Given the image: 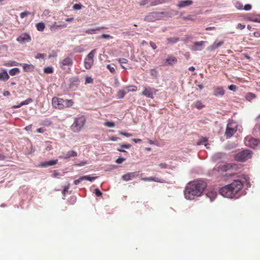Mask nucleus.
I'll use <instances>...</instances> for the list:
<instances>
[{"label": "nucleus", "instance_id": "obj_29", "mask_svg": "<svg viewBox=\"0 0 260 260\" xmlns=\"http://www.w3.org/2000/svg\"><path fill=\"white\" fill-rule=\"evenodd\" d=\"M127 93L126 89L119 90L117 92L118 99H122Z\"/></svg>", "mask_w": 260, "mask_h": 260}, {"label": "nucleus", "instance_id": "obj_15", "mask_svg": "<svg viewBox=\"0 0 260 260\" xmlns=\"http://www.w3.org/2000/svg\"><path fill=\"white\" fill-rule=\"evenodd\" d=\"M141 180L143 181H154V182H159V183H164L165 182V180L163 179L158 178V177H153V176L149 177L142 178Z\"/></svg>", "mask_w": 260, "mask_h": 260}, {"label": "nucleus", "instance_id": "obj_30", "mask_svg": "<svg viewBox=\"0 0 260 260\" xmlns=\"http://www.w3.org/2000/svg\"><path fill=\"white\" fill-rule=\"evenodd\" d=\"M20 73V70L18 68H13L9 71V74L11 76H15Z\"/></svg>", "mask_w": 260, "mask_h": 260}, {"label": "nucleus", "instance_id": "obj_21", "mask_svg": "<svg viewBox=\"0 0 260 260\" xmlns=\"http://www.w3.org/2000/svg\"><path fill=\"white\" fill-rule=\"evenodd\" d=\"M22 66L23 69L24 71L27 72H30L34 71L35 69L34 66L32 64H28L26 63L20 64Z\"/></svg>", "mask_w": 260, "mask_h": 260}, {"label": "nucleus", "instance_id": "obj_19", "mask_svg": "<svg viewBox=\"0 0 260 260\" xmlns=\"http://www.w3.org/2000/svg\"><path fill=\"white\" fill-rule=\"evenodd\" d=\"M73 61L71 57H67L64 58L62 61L60 62L61 68H62L63 66H70L73 64Z\"/></svg>", "mask_w": 260, "mask_h": 260}, {"label": "nucleus", "instance_id": "obj_10", "mask_svg": "<svg viewBox=\"0 0 260 260\" xmlns=\"http://www.w3.org/2000/svg\"><path fill=\"white\" fill-rule=\"evenodd\" d=\"M236 132H237L236 126H233L232 124L230 123L227 125L225 134L228 138H230Z\"/></svg>", "mask_w": 260, "mask_h": 260}, {"label": "nucleus", "instance_id": "obj_5", "mask_svg": "<svg viewBox=\"0 0 260 260\" xmlns=\"http://www.w3.org/2000/svg\"><path fill=\"white\" fill-rule=\"evenodd\" d=\"M96 50H91L84 59V67L86 69H90L93 64V57L96 53Z\"/></svg>", "mask_w": 260, "mask_h": 260}, {"label": "nucleus", "instance_id": "obj_17", "mask_svg": "<svg viewBox=\"0 0 260 260\" xmlns=\"http://www.w3.org/2000/svg\"><path fill=\"white\" fill-rule=\"evenodd\" d=\"M253 135L260 136V116L257 118V122L253 129Z\"/></svg>", "mask_w": 260, "mask_h": 260}, {"label": "nucleus", "instance_id": "obj_51", "mask_svg": "<svg viewBox=\"0 0 260 260\" xmlns=\"http://www.w3.org/2000/svg\"><path fill=\"white\" fill-rule=\"evenodd\" d=\"M84 180L83 176L80 177L78 179L75 180L74 181V184L75 185H78L79 183H80L81 181Z\"/></svg>", "mask_w": 260, "mask_h": 260}, {"label": "nucleus", "instance_id": "obj_42", "mask_svg": "<svg viewBox=\"0 0 260 260\" xmlns=\"http://www.w3.org/2000/svg\"><path fill=\"white\" fill-rule=\"evenodd\" d=\"M99 39H112V37L110 35H107V34H103L100 37H99L98 38Z\"/></svg>", "mask_w": 260, "mask_h": 260}, {"label": "nucleus", "instance_id": "obj_49", "mask_svg": "<svg viewBox=\"0 0 260 260\" xmlns=\"http://www.w3.org/2000/svg\"><path fill=\"white\" fill-rule=\"evenodd\" d=\"M118 61L120 64H122L123 63H126L128 61L127 59L124 58H119Z\"/></svg>", "mask_w": 260, "mask_h": 260}, {"label": "nucleus", "instance_id": "obj_9", "mask_svg": "<svg viewBox=\"0 0 260 260\" xmlns=\"http://www.w3.org/2000/svg\"><path fill=\"white\" fill-rule=\"evenodd\" d=\"M139 173L140 171L129 172L123 175L122 176V179L124 181H128L139 176Z\"/></svg>", "mask_w": 260, "mask_h": 260}, {"label": "nucleus", "instance_id": "obj_14", "mask_svg": "<svg viewBox=\"0 0 260 260\" xmlns=\"http://www.w3.org/2000/svg\"><path fill=\"white\" fill-rule=\"evenodd\" d=\"M205 43V41H203L194 42L191 47V50L194 51L202 50L203 49V46Z\"/></svg>", "mask_w": 260, "mask_h": 260}, {"label": "nucleus", "instance_id": "obj_16", "mask_svg": "<svg viewBox=\"0 0 260 260\" xmlns=\"http://www.w3.org/2000/svg\"><path fill=\"white\" fill-rule=\"evenodd\" d=\"M77 156V152L72 150L68 152L66 154L60 155L59 156L60 158L62 159H68L70 157H73Z\"/></svg>", "mask_w": 260, "mask_h": 260}, {"label": "nucleus", "instance_id": "obj_45", "mask_svg": "<svg viewBox=\"0 0 260 260\" xmlns=\"http://www.w3.org/2000/svg\"><path fill=\"white\" fill-rule=\"evenodd\" d=\"M107 68L109 69L111 73H115V70L114 67H112L110 64L107 65Z\"/></svg>", "mask_w": 260, "mask_h": 260}, {"label": "nucleus", "instance_id": "obj_12", "mask_svg": "<svg viewBox=\"0 0 260 260\" xmlns=\"http://www.w3.org/2000/svg\"><path fill=\"white\" fill-rule=\"evenodd\" d=\"M193 4V1L191 0H184L178 2L177 6L178 8L181 9L186 7H189Z\"/></svg>", "mask_w": 260, "mask_h": 260}, {"label": "nucleus", "instance_id": "obj_7", "mask_svg": "<svg viewBox=\"0 0 260 260\" xmlns=\"http://www.w3.org/2000/svg\"><path fill=\"white\" fill-rule=\"evenodd\" d=\"M64 101L63 99L54 97L52 99V106L56 109H62L64 107Z\"/></svg>", "mask_w": 260, "mask_h": 260}, {"label": "nucleus", "instance_id": "obj_25", "mask_svg": "<svg viewBox=\"0 0 260 260\" xmlns=\"http://www.w3.org/2000/svg\"><path fill=\"white\" fill-rule=\"evenodd\" d=\"M67 26V24L66 23H63L62 24L57 25L55 23L51 26V29L52 30H56L58 28H66Z\"/></svg>", "mask_w": 260, "mask_h": 260}, {"label": "nucleus", "instance_id": "obj_54", "mask_svg": "<svg viewBox=\"0 0 260 260\" xmlns=\"http://www.w3.org/2000/svg\"><path fill=\"white\" fill-rule=\"evenodd\" d=\"M94 193L96 194V196H98V197H100V196H101L102 195V192L99 189H98V188H96L94 190Z\"/></svg>", "mask_w": 260, "mask_h": 260}, {"label": "nucleus", "instance_id": "obj_36", "mask_svg": "<svg viewBox=\"0 0 260 260\" xmlns=\"http://www.w3.org/2000/svg\"><path fill=\"white\" fill-rule=\"evenodd\" d=\"M53 70L52 67H48L45 68L44 69V73H45L46 74L52 73H53Z\"/></svg>", "mask_w": 260, "mask_h": 260}, {"label": "nucleus", "instance_id": "obj_38", "mask_svg": "<svg viewBox=\"0 0 260 260\" xmlns=\"http://www.w3.org/2000/svg\"><path fill=\"white\" fill-rule=\"evenodd\" d=\"M84 180H88L90 181H92L93 180H95L96 178V177H90L89 176H83Z\"/></svg>", "mask_w": 260, "mask_h": 260}, {"label": "nucleus", "instance_id": "obj_63", "mask_svg": "<svg viewBox=\"0 0 260 260\" xmlns=\"http://www.w3.org/2000/svg\"><path fill=\"white\" fill-rule=\"evenodd\" d=\"M6 158V156L2 153H0V160H4Z\"/></svg>", "mask_w": 260, "mask_h": 260}, {"label": "nucleus", "instance_id": "obj_35", "mask_svg": "<svg viewBox=\"0 0 260 260\" xmlns=\"http://www.w3.org/2000/svg\"><path fill=\"white\" fill-rule=\"evenodd\" d=\"M155 14V13H152L146 16L145 18V20L148 21H153L154 20L153 15Z\"/></svg>", "mask_w": 260, "mask_h": 260}, {"label": "nucleus", "instance_id": "obj_1", "mask_svg": "<svg viewBox=\"0 0 260 260\" xmlns=\"http://www.w3.org/2000/svg\"><path fill=\"white\" fill-rule=\"evenodd\" d=\"M207 187L206 183L202 180H194L188 183L184 190V195L187 200H193L201 196Z\"/></svg>", "mask_w": 260, "mask_h": 260}, {"label": "nucleus", "instance_id": "obj_28", "mask_svg": "<svg viewBox=\"0 0 260 260\" xmlns=\"http://www.w3.org/2000/svg\"><path fill=\"white\" fill-rule=\"evenodd\" d=\"M194 107L198 109H201L205 107V105L202 104L201 101H197L194 103Z\"/></svg>", "mask_w": 260, "mask_h": 260}, {"label": "nucleus", "instance_id": "obj_27", "mask_svg": "<svg viewBox=\"0 0 260 260\" xmlns=\"http://www.w3.org/2000/svg\"><path fill=\"white\" fill-rule=\"evenodd\" d=\"M179 41V38L178 37H171L167 39L168 43L174 44L176 43Z\"/></svg>", "mask_w": 260, "mask_h": 260}, {"label": "nucleus", "instance_id": "obj_33", "mask_svg": "<svg viewBox=\"0 0 260 260\" xmlns=\"http://www.w3.org/2000/svg\"><path fill=\"white\" fill-rule=\"evenodd\" d=\"M64 107L66 106L67 107H70L72 106L74 104L73 101L71 100H64Z\"/></svg>", "mask_w": 260, "mask_h": 260}, {"label": "nucleus", "instance_id": "obj_41", "mask_svg": "<svg viewBox=\"0 0 260 260\" xmlns=\"http://www.w3.org/2000/svg\"><path fill=\"white\" fill-rule=\"evenodd\" d=\"M93 80L90 77H86L85 78V84H87L89 83H93Z\"/></svg>", "mask_w": 260, "mask_h": 260}, {"label": "nucleus", "instance_id": "obj_57", "mask_svg": "<svg viewBox=\"0 0 260 260\" xmlns=\"http://www.w3.org/2000/svg\"><path fill=\"white\" fill-rule=\"evenodd\" d=\"M131 145L129 144H123V145H121L120 147L121 148H126V149H128L129 148L131 147Z\"/></svg>", "mask_w": 260, "mask_h": 260}, {"label": "nucleus", "instance_id": "obj_56", "mask_svg": "<svg viewBox=\"0 0 260 260\" xmlns=\"http://www.w3.org/2000/svg\"><path fill=\"white\" fill-rule=\"evenodd\" d=\"M119 134L121 135L127 137H131L132 136V135L130 133H124V132H119Z\"/></svg>", "mask_w": 260, "mask_h": 260}, {"label": "nucleus", "instance_id": "obj_24", "mask_svg": "<svg viewBox=\"0 0 260 260\" xmlns=\"http://www.w3.org/2000/svg\"><path fill=\"white\" fill-rule=\"evenodd\" d=\"M58 162L57 159L51 160L48 161L44 162L41 164V166L43 167H48L49 166H53L56 165Z\"/></svg>", "mask_w": 260, "mask_h": 260}, {"label": "nucleus", "instance_id": "obj_18", "mask_svg": "<svg viewBox=\"0 0 260 260\" xmlns=\"http://www.w3.org/2000/svg\"><path fill=\"white\" fill-rule=\"evenodd\" d=\"M225 93V91L222 87L218 86L214 88V95L216 96H223Z\"/></svg>", "mask_w": 260, "mask_h": 260}, {"label": "nucleus", "instance_id": "obj_46", "mask_svg": "<svg viewBox=\"0 0 260 260\" xmlns=\"http://www.w3.org/2000/svg\"><path fill=\"white\" fill-rule=\"evenodd\" d=\"M82 8V5L80 4H77L73 6V9L76 10H80Z\"/></svg>", "mask_w": 260, "mask_h": 260}, {"label": "nucleus", "instance_id": "obj_64", "mask_svg": "<svg viewBox=\"0 0 260 260\" xmlns=\"http://www.w3.org/2000/svg\"><path fill=\"white\" fill-rule=\"evenodd\" d=\"M132 141L137 143L141 142L142 140L140 139H132Z\"/></svg>", "mask_w": 260, "mask_h": 260}, {"label": "nucleus", "instance_id": "obj_55", "mask_svg": "<svg viewBox=\"0 0 260 260\" xmlns=\"http://www.w3.org/2000/svg\"><path fill=\"white\" fill-rule=\"evenodd\" d=\"M150 73H151L152 76L156 77L157 76V71L155 69H153L151 70Z\"/></svg>", "mask_w": 260, "mask_h": 260}, {"label": "nucleus", "instance_id": "obj_50", "mask_svg": "<svg viewBox=\"0 0 260 260\" xmlns=\"http://www.w3.org/2000/svg\"><path fill=\"white\" fill-rule=\"evenodd\" d=\"M251 8H252V7H251V5L246 4L244 6L243 10H244L245 11H249L251 9Z\"/></svg>", "mask_w": 260, "mask_h": 260}, {"label": "nucleus", "instance_id": "obj_3", "mask_svg": "<svg viewBox=\"0 0 260 260\" xmlns=\"http://www.w3.org/2000/svg\"><path fill=\"white\" fill-rule=\"evenodd\" d=\"M252 151L249 150H244L238 153L235 158L239 161L244 162L252 157Z\"/></svg>", "mask_w": 260, "mask_h": 260}, {"label": "nucleus", "instance_id": "obj_23", "mask_svg": "<svg viewBox=\"0 0 260 260\" xmlns=\"http://www.w3.org/2000/svg\"><path fill=\"white\" fill-rule=\"evenodd\" d=\"M106 27L104 26H99L93 29H87L85 30V33L88 35H92L95 34V31L96 30H100L103 29H106Z\"/></svg>", "mask_w": 260, "mask_h": 260}, {"label": "nucleus", "instance_id": "obj_34", "mask_svg": "<svg viewBox=\"0 0 260 260\" xmlns=\"http://www.w3.org/2000/svg\"><path fill=\"white\" fill-rule=\"evenodd\" d=\"M256 98V96L253 93H248L246 95V99L249 101H251L252 100L255 99Z\"/></svg>", "mask_w": 260, "mask_h": 260}, {"label": "nucleus", "instance_id": "obj_60", "mask_svg": "<svg viewBox=\"0 0 260 260\" xmlns=\"http://www.w3.org/2000/svg\"><path fill=\"white\" fill-rule=\"evenodd\" d=\"M159 166L161 169H165L167 168V165L166 163H160L159 164Z\"/></svg>", "mask_w": 260, "mask_h": 260}, {"label": "nucleus", "instance_id": "obj_6", "mask_svg": "<svg viewBox=\"0 0 260 260\" xmlns=\"http://www.w3.org/2000/svg\"><path fill=\"white\" fill-rule=\"evenodd\" d=\"M157 91V90L154 88L145 87L144 88V90L142 92V95H144L147 98L153 99L154 94H155Z\"/></svg>", "mask_w": 260, "mask_h": 260}, {"label": "nucleus", "instance_id": "obj_11", "mask_svg": "<svg viewBox=\"0 0 260 260\" xmlns=\"http://www.w3.org/2000/svg\"><path fill=\"white\" fill-rule=\"evenodd\" d=\"M16 40L20 43H25L26 42H29L31 41V37L29 34L23 33L20 35Z\"/></svg>", "mask_w": 260, "mask_h": 260}, {"label": "nucleus", "instance_id": "obj_44", "mask_svg": "<svg viewBox=\"0 0 260 260\" xmlns=\"http://www.w3.org/2000/svg\"><path fill=\"white\" fill-rule=\"evenodd\" d=\"M69 188H70V184H68V185L65 186L64 187L62 191V194L63 196L66 195V192H67L68 191V189H69Z\"/></svg>", "mask_w": 260, "mask_h": 260}, {"label": "nucleus", "instance_id": "obj_61", "mask_svg": "<svg viewBox=\"0 0 260 260\" xmlns=\"http://www.w3.org/2000/svg\"><path fill=\"white\" fill-rule=\"evenodd\" d=\"M150 45L151 46V47L153 49H156L157 47H156V45H155V44L153 42H150Z\"/></svg>", "mask_w": 260, "mask_h": 260}, {"label": "nucleus", "instance_id": "obj_53", "mask_svg": "<svg viewBox=\"0 0 260 260\" xmlns=\"http://www.w3.org/2000/svg\"><path fill=\"white\" fill-rule=\"evenodd\" d=\"M228 88L232 91H235L237 89V86L235 85L232 84L228 86Z\"/></svg>", "mask_w": 260, "mask_h": 260}, {"label": "nucleus", "instance_id": "obj_37", "mask_svg": "<svg viewBox=\"0 0 260 260\" xmlns=\"http://www.w3.org/2000/svg\"><path fill=\"white\" fill-rule=\"evenodd\" d=\"M104 125L107 127H113L115 126V123L112 121H106L105 122Z\"/></svg>", "mask_w": 260, "mask_h": 260}, {"label": "nucleus", "instance_id": "obj_59", "mask_svg": "<svg viewBox=\"0 0 260 260\" xmlns=\"http://www.w3.org/2000/svg\"><path fill=\"white\" fill-rule=\"evenodd\" d=\"M245 27V25L244 24H242L241 23H239L237 25V28L238 29H243Z\"/></svg>", "mask_w": 260, "mask_h": 260}, {"label": "nucleus", "instance_id": "obj_20", "mask_svg": "<svg viewBox=\"0 0 260 260\" xmlns=\"http://www.w3.org/2000/svg\"><path fill=\"white\" fill-rule=\"evenodd\" d=\"M224 43L223 41L216 42L215 41L212 45L210 46L208 49L210 51H213L222 46Z\"/></svg>", "mask_w": 260, "mask_h": 260}, {"label": "nucleus", "instance_id": "obj_52", "mask_svg": "<svg viewBox=\"0 0 260 260\" xmlns=\"http://www.w3.org/2000/svg\"><path fill=\"white\" fill-rule=\"evenodd\" d=\"M207 141V138H205V137H202L201 138V141L200 142H198V145H201L202 144H203V142H206Z\"/></svg>", "mask_w": 260, "mask_h": 260}, {"label": "nucleus", "instance_id": "obj_31", "mask_svg": "<svg viewBox=\"0 0 260 260\" xmlns=\"http://www.w3.org/2000/svg\"><path fill=\"white\" fill-rule=\"evenodd\" d=\"M127 93L130 91L135 92L137 90V87L136 86H129L125 87Z\"/></svg>", "mask_w": 260, "mask_h": 260}, {"label": "nucleus", "instance_id": "obj_22", "mask_svg": "<svg viewBox=\"0 0 260 260\" xmlns=\"http://www.w3.org/2000/svg\"><path fill=\"white\" fill-rule=\"evenodd\" d=\"M206 196L210 199L211 201H212L215 199L217 196V193L214 190H212L208 191L206 193Z\"/></svg>", "mask_w": 260, "mask_h": 260}, {"label": "nucleus", "instance_id": "obj_32", "mask_svg": "<svg viewBox=\"0 0 260 260\" xmlns=\"http://www.w3.org/2000/svg\"><path fill=\"white\" fill-rule=\"evenodd\" d=\"M45 24L43 22H39L36 24V27L38 30L43 31L45 28Z\"/></svg>", "mask_w": 260, "mask_h": 260}, {"label": "nucleus", "instance_id": "obj_2", "mask_svg": "<svg viewBox=\"0 0 260 260\" xmlns=\"http://www.w3.org/2000/svg\"><path fill=\"white\" fill-rule=\"evenodd\" d=\"M243 187V184L242 181L240 180H235L231 184L221 187L219 190V193L224 197L233 198L236 197Z\"/></svg>", "mask_w": 260, "mask_h": 260}, {"label": "nucleus", "instance_id": "obj_40", "mask_svg": "<svg viewBox=\"0 0 260 260\" xmlns=\"http://www.w3.org/2000/svg\"><path fill=\"white\" fill-rule=\"evenodd\" d=\"M32 102V100L30 98H28L27 99H26V100L22 102L21 103H20V106H23V105H27L29 103H31Z\"/></svg>", "mask_w": 260, "mask_h": 260}, {"label": "nucleus", "instance_id": "obj_43", "mask_svg": "<svg viewBox=\"0 0 260 260\" xmlns=\"http://www.w3.org/2000/svg\"><path fill=\"white\" fill-rule=\"evenodd\" d=\"M30 14V12H29L28 11H25V12L21 13L20 14V16L21 18H23L25 17H26Z\"/></svg>", "mask_w": 260, "mask_h": 260}, {"label": "nucleus", "instance_id": "obj_4", "mask_svg": "<svg viewBox=\"0 0 260 260\" xmlns=\"http://www.w3.org/2000/svg\"><path fill=\"white\" fill-rule=\"evenodd\" d=\"M85 121L86 119L84 116H81L76 118L71 126V128L73 131L76 132L80 131L84 126Z\"/></svg>", "mask_w": 260, "mask_h": 260}, {"label": "nucleus", "instance_id": "obj_26", "mask_svg": "<svg viewBox=\"0 0 260 260\" xmlns=\"http://www.w3.org/2000/svg\"><path fill=\"white\" fill-rule=\"evenodd\" d=\"M9 76L6 71L0 73V81H6L8 80L9 79Z\"/></svg>", "mask_w": 260, "mask_h": 260}, {"label": "nucleus", "instance_id": "obj_48", "mask_svg": "<svg viewBox=\"0 0 260 260\" xmlns=\"http://www.w3.org/2000/svg\"><path fill=\"white\" fill-rule=\"evenodd\" d=\"M46 56V54L44 53H38L36 56V58L39 59V58H44L45 56Z\"/></svg>", "mask_w": 260, "mask_h": 260}, {"label": "nucleus", "instance_id": "obj_8", "mask_svg": "<svg viewBox=\"0 0 260 260\" xmlns=\"http://www.w3.org/2000/svg\"><path fill=\"white\" fill-rule=\"evenodd\" d=\"M245 143L246 145L252 148H255L260 144V140L254 138H246Z\"/></svg>", "mask_w": 260, "mask_h": 260}, {"label": "nucleus", "instance_id": "obj_39", "mask_svg": "<svg viewBox=\"0 0 260 260\" xmlns=\"http://www.w3.org/2000/svg\"><path fill=\"white\" fill-rule=\"evenodd\" d=\"M235 7L239 10H243V4L240 2H237L235 4Z\"/></svg>", "mask_w": 260, "mask_h": 260}, {"label": "nucleus", "instance_id": "obj_13", "mask_svg": "<svg viewBox=\"0 0 260 260\" xmlns=\"http://www.w3.org/2000/svg\"><path fill=\"white\" fill-rule=\"evenodd\" d=\"M177 61L176 57L173 56H168V57L165 60L164 65L165 66L169 65H173L175 64Z\"/></svg>", "mask_w": 260, "mask_h": 260}, {"label": "nucleus", "instance_id": "obj_62", "mask_svg": "<svg viewBox=\"0 0 260 260\" xmlns=\"http://www.w3.org/2000/svg\"><path fill=\"white\" fill-rule=\"evenodd\" d=\"M37 132L39 133H43L44 132V129L42 127H40V128H39L37 129Z\"/></svg>", "mask_w": 260, "mask_h": 260}, {"label": "nucleus", "instance_id": "obj_58", "mask_svg": "<svg viewBox=\"0 0 260 260\" xmlns=\"http://www.w3.org/2000/svg\"><path fill=\"white\" fill-rule=\"evenodd\" d=\"M149 2V0H142L140 3V5L144 6L147 4Z\"/></svg>", "mask_w": 260, "mask_h": 260}, {"label": "nucleus", "instance_id": "obj_47", "mask_svg": "<svg viewBox=\"0 0 260 260\" xmlns=\"http://www.w3.org/2000/svg\"><path fill=\"white\" fill-rule=\"evenodd\" d=\"M126 158L123 157H119L116 160V162L118 164H122L124 160H125Z\"/></svg>", "mask_w": 260, "mask_h": 260}]
</instances>
